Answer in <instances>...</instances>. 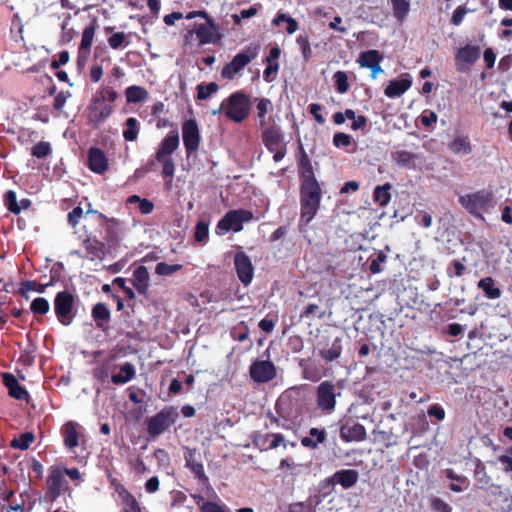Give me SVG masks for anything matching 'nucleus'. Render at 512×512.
<instances>
[{
	"label": "nucleus",
	"instance_id": "nucleus-60",
	"mask_svg": "<svg viewBox=\"0 0 512 512\" xmlns=\"http://www.w3.org/2000/svg\"><path fill=\"white\" fill-rule=\"evenodd\" d=\"M352 143V137L349 134L343 132H337L333 136V144L337 148H344L350 146Z\"/></svg>",
	"mask_w": 512,
	"mask_h": 512
},
{
	"label": "nucleus",
	"instance_id": "nucleus-28",
	"mask_svg": "<svg viewBox=\"0 0 512 512\" xmlns=\"http://www.w3.org/2000/svg\"><path fill=\"white\" fill-rule=\"evenodd\" d=\"M412 85L408 74L399 80H392L386 86L384 93L389 98H396L404 94Z\"/></svg>",
	"mask_w": 512,
	"mask_h": 512
},
{
	"label": "nucleus",
	"instance_id": "nucleus-39",
	"mask_svg": "<svg viewBox=\"0 0 512 512\" xmlns=\"http://www.w3.org/2000/svg\"><path fill=\"white\" fill-rule=\"evenodd\" d=\"M127 103H139L148 98V91L138 85H132L125 89L124 91Z\"/></svg>",
	"mask_w": 512,
	"mask_h": 512
},
{
	"label": "nucleus",
	"instance_id": "nucleus-17",
	"mask_svg": "<svg viewBox=\"0 0 512 512\" xmlns=\"http://www.w3.org/2000/svg\"><path fill=\"white\" fill-rule=\"evenodd\" d=\"M234 266L239 281L244 286H248L254 277V266L251 258L244 251H237L234 255Z\"/></svg>",
	"mask_w": 512,
	"mask_h": 512
},
{
	"label": "nucleus",
	"instance_id": "nucleus-24",
	"mask_svg": "<svg viewBox=\"0 0 512 512\" xmlns=\"http://www.w3.org/2000/svg\"><path fill=\"white\" fill-rule=\"evenodd\" d=\"M298 170H299V181H317L314 173V169L311 163V159L307 155L306 151L300 146L299 159H298Z\"/></svg>",
	"mask_w": 512,
	"mask_h": 512
},
{
	"label": "nucleus",
	"instance_id": "nucleus-22",
	"mask_svg": "<svg viewBox=\"0 0 512 512\" xmlns=\"http://www.w3.org/2000/svg\"><path fill=\"white\" fill-rule=\"evenodd\" d=\"M367 437L366 429L364 425L358 422L350 424L346 422L340 427V438L344 442H361Z\"/></svg>",
	"mask_w": 512,
	"mask_h": 512
},
{
	"label": "nucleus",
	"instance_id": "nucleus-34",
	"mask_svg": "<svg viewBox=\"0 0 512 512\" xmlns=\"http://www.w3.org/2000/svg\"><path fill=\"white\" fill-rule=\"evenodd\" d=\"M136 375L135 367L130 362H125L120 366V371L117 374L111 375V381L115 385H123L131 381Z\"/></svg>",
	"mask_w": 512,
	"mask_h": 512
},
{
	"label": "nucleus",
	"instance_id": "nucleus-47",
	"mask_svg": "<svg viewBox=\"0 0 512 512\" xmlns=\"http://www.w3.org/2000/svg\"><path fill=\"white\" fill-rule=\"evenodd\" d=\"M333 81L336 91L339 94H345L349 90L348 75L344 71H337L333 75Z\"/></svg>",
	"mask_w": 512,
	"mask_h": 512
},
{
	"label": "nucleus",
	"instance_id": "nucleus-62",
	"mask_svg": "<svg viewBox=\"0 0 512 512\" xmlns=\"http://www.w3.org/2000/svg\"><path fill=\"white\" fill-rule=\"evenodd\" d=\"M470 10L465 6V5H460L458 6L453 14H452V17H451V23L454 25V26H459L462 22H463V19L465 17V15L469 12Z\"/></svg>",
	"mask_w": 512,
	"mask_h": 512
},
{
	"label": "nucleus",
	"instance_id": "nucleus-14",
	"mask_svg": "<svg viewBox=\"0 0 512 512\" xmlns=\"http://www.w3.org/2000/svg\"><path fill=\"white\" fill-rule=\"evenodd\" d=\"M493 199L490 191L480 190L475 193L467 194L459 198V203L473 215H480Z\"/></svg>",
	"mask_w": 512,
	"mask_h": 512
},
{
	"label": "nucleus",
	"instance_id": "nucleus-35",
	"mask_svg": "<svg viewBox=\"0 0 512 512\" xmlns=\"http://www.w3.org/2000/svg\"><path fill=\"white\" fill-rule=\"evenodd\" d=\"M118 495L124 506L123 512H143L140 503L127 489L122 487L120 490H118Z\"/></svg>",
	"mask_w": 512,
	"mask_h": 512
},
{
	"label": "nucleus",
	"instance_id": "nucleus-52",
	"mask_svg": "<svg viewBox=\"0 0 512 512\" xmlns=\"http://www.w3.org/2000/svg\"><path fill=\"white\" fill-rule=\"evenodd\" d=\"M183 268L181 264H168L159 262L155 266V273L159 276H170Z\"/></svg>",
	"mask_w": 512,
	"mask_h": 512
},
{
	"label": "nucleus",
	"instance_id": "nucleus-63",
	"mask_svg": "<svg viewBox=\"0 0 512 512\" xmlns=\"http://www.w3.org/2000/svg\"><path fill=\"white\" fill-rule=\"evenodd\" d=\"M325 315L324 311L320 310V307L317 304H309L305 310L301 313V318H309L311 316L317 317L319 319L323 318Z\"/></svg>",
	"mask_w": 512,
	"mask_h": 512
},
{
	"label": "nucleus",
	"instance_id": "nucleus-57",
	"mask_svg": "<svg viewBox=\"0 0 512 512\" xmlns=\"http://www.w3.org/2000/svg\"><path fill=\"white\" fill-rule=\"evenodd\" d=\"M209 237V226L205 221H199L195 227L194 238L197 242L205 243Z\"/></svg>",
	"mask_w": 512,
	"mask_h": 512
},
{
	"label": "nucleus",
	"instance_id": "nucleus-56",
	"mask_svg": "<svg viewBox=\"0 0 512 512\" xmlns=\"http://www.w3.org/2000/svg\"><path fill=\"white\" fill-rule=\"evenodd\" d=\"M108 44L112 49L117 50L128 46L129 42L126 40L124 32H116L108 38Z\"/></svg>",
	"mask_w": 512,
	"mask_h": 512
},
{
	"label": "nucleus",
	"instance_id": "nucleus-9",
	"mask_svg": "<svg viewBox=\"0 0 512 512\" xmlns=\"http://www.w3.org/2000/svg\"><path fill=\"white\" fill-rule=\"evenodd\" d=\"M258 55V46H248L227 63L221 70L223 79L232 80L244 67H246Z\"/></svg>",
	"mask_w": 512,
	"mask_h": 512
},
{
	"label": "nucleus",
	"instance_id": "nucleus-1",
	"mask_svg": "<svg viewBox=\"0 0 512 512\" xmlns=\"http://www.w3.org/2000/svg\"><path fill=\"white\" fill-rule=\"evenodd\" d=\"M299 226L309 224L316 216L322 200V187L317 181L300 182Z\"/></svg>",
	"mask_w": 512,
	"mask_h": 512
},
{
	"label": "nucleus",
	"instance_id": "nucleus-7",
	"mask_svg": "<svg viewBox=\"0 0 512 512\" xmlns=\"http://www.w3.org/2000/svg\"><path fill=\"white\" fill-rule=\"evenodd\" d=\"M179 414L175 407L169 406L160 410L146 420V430L149 436L155 438L168 430L177 420Z\"/></svg>",
	"mask_w": 512,
	"mask_h": 512
},
{
	"label": "nucleus",
	"instance_id": "nucleus-38",
	"mask_svg": "<svg viewBox=\"0 0 512 512\" xmlns=\"http://www.w3.org/2000/svg\"><path fill=\"white\" fill-rule=\"evenodd\" d=\"M449 149L457 155H467L472 152V145L467 136H457L448 145Z\"/></svg>",
	"mask_w": 512,
	"mask_h": 512
},
{
	"label": "nucleus",
	"instance_id": "nucleus-4",
	"mask_svg": "<svg viewBox=\"0 0 512 512\" xmlns=\"http://www.w3.org/2000/svg\"><path fill=\"white\" fill-rule=\"evenodd\" d=\"M223 108H225V115L228 119L240 123L249 116L251 101L244 92L237 91L232 93L226 101L221 104L218 111Z\"/></svg>",
	"mask_w": 512,
	"mask_h": 512
},
{
	"label": "nucleus",
	"instance_id": "nucleus-31",
	"mask_svg": "<svg viewBox=\"0 0 512 512\" xmlns=\"http://www.w3.org/2000/svg\"><path fill=\"white\" fill-rule=\"evenodd\" d=\"M133 286L141 295H145L149 288V272L147 267L141 265L133 271Z\"/></svg>",
	"mask_w": 512,
	"mask_h": 512
},
{
	"label": "nucleus",
	"instance_id": "nucleus-13",
	"mask_svg": "<svg viewBox=\"0 0 512 512\" xmlns=\"http://www.w3.org/2000/svg\"><path fill=\"white\" fill-rule=\"evenodd\" d=\"M253 219V213L246 209H235L228 211L218 222L217 229L228 232H240L243 229V223Z\"/></svg>",
	"mask_w": 512,
	"mask_h": 512
},
{
	"label": "nucleus",
	"instance_id": "nucleus-58",
	"mask_svg": "<svg viewBox=\"0 0 512 512\" xmlns=\"http://www.w3.org/2000/svg\"><path fill=\"white\" fill-rule=\"evenodd\" d=\"M387 260V255L383 251H379L375 258L370 262L369 270L372 274H378L382 271L381 263Z\"/></svg>",
	"mask_w": 512,
	"mask_h": 512
},
{
	"label": "nucleus",
	"instance_id": "nucleus-55",
	"mask_svg": "<svg viewBox=\"0 0 512 512\" xmlns=\"http://www.w3.org/2000/svg\"><path fill=\"white\" fill-rule=\"evenodd\" d=\"M416 158V155L409 151H397L394 154V160L399 166L411 167Z\"/></svg>",
	"mask_w": 512,
	"mask_h": 512
},
{
	"label": "nucleus",
	"instance_id": "nucleus-8",
	"mask_svg": "<svg viewBox=\"0 0 512 512\" xmlns=\"http://www.w3.org/2000/svg\"><path fill=\"white\" fill-rule=\"evenodd\" d=\"M54 312L62 325L69 326L77 313L75 296L68 290L58 292L54 298Z\"/></svg>",
	"mask_w": 512,
	"mask_h": 512
},
{
	"label": "nucleus",
	"instance_id": "nucleus-2",
	"mask_svg": "<svg viewBox=\"0 0 512 512\" xmlns=\"http://www.w3.org/2000/svg\"><path fill=\"white\" fill-rule=\"evenodd\" d=\"M179 147V134L177 130L170 131L160 142L155 153V159L162 165V176L166 184L170 185L175 174V163L172 154Z\"/></svg>",
	"mask_w": 512,
	"mask_h": 512
},
{
	"label": "nucleus",
	"instance_id": "nucleus-19",
	"mask_svg": "<svg viewBox=\"0 0 512 512\" xmlns=\"http://www.w3.org/2000/svg\"><path fill=\"white\" fill-rule=\"evenodd\" d=\"M383 58V55L378 50L371 49L361 52L357 59V63L360 67L370 69L371 76L375 78L377 74L383 72L380 66Z\"/></svg>",
	"mask_w": 512,
	"mask_h": 512
},
{
	"label": "nucleus",
	"instance_id": "nucleus-59",
	"mask_svg": "<svg viewBox=\"0 0 512 512\" xmlns=\"http://www.w3.org/2000/svg\"><path fill=\"white\" fill-rule=\"evenodd\" d=\"M296 42L302 52L304 59L308 60L312 54L308 37L306 35H299L296 39Z\"/></svg>",
	"mask_w": 512,
	"mask_h": 512
},
{
	"label": "nucleus",
	"instance_id": "nucleus-20",
	"mask_svg": "<svg viewBox=\"0 0 512 512\" xmlns=\"http://www.w3.org/2000/svg\"><path fill=\"white\" fill-rule=\"evenodd\" d=\"M195 34L200 45L217 43L222 39V34L218 32V26L214 20H209L208 24H197Z\"/></svg>",
	"mask_w": 512,
	"mask_h": 512
},
{
	"label": "nucleus",
	"instance_id": "nucleus-53",
	"mask_svg": "<svg viewBox=\"0 0 512 512\" xmlns=\"http://www.w3.org/2000/svg\"><path fill=\"white\" fill-rule=\"evenodd\" d=\"M52 153V148L49 142L40 141L35 144L31 149V155L38 159H43Z\"/></svg>",
	"mask_w": 512,
	"mask_h": 512
},
{
	"label": "nucleus",
	"instance_id": "nucleus-49",
	"mask_svg": "<svg viewBox=\"0 0 512 512\" xmlns=\"http://www.w3.org/2000/svg\"><path fill=\"white\" fill-rule=\"evenodd\" d=\"M35 440V436L32 432L22 433L18 438H14L10 446L20 450H27Z\"/></svg>",
	"mask_w": 512,
	"mask_h": 512
},
{
	"label": "nucleus",
	"instance_id": "nucleus-27",
	"mask_svg": "<svg viewBox=\"0 0 512 512\" xmlns=\"http://www.w3.org/2000/svg\"><path fill=\"white\" fill-rule=\"evenodd\" d=\"M91 316L96 323V327L103 332L108 330V322L111 318V312L107 304L99 302L96 303L91 310Z\"/></svg>",
	"mask_w": 512,
	"mask_h": 512
},
{
	"label": "nucleus",
	"instance_id": "nucleus-12",
	"mask_svg": "<svg viewBox=\"0 0 512 512\" xmlns=\"http://www.w3.org/2000/svg\"><path fill=\"white\" fill-rule=\"evenodd\" d=\"M83 237L82 246L86 251V257L91 260H103L106 255V244L101 241L95 231L92 230L87 224L83 226Z\"/></svg>",
	"mask_w": 512,
	"mask_h": 512
},
{
	"label": "nucleus",
	"instance_id": "nucleus-5",
	"mask_svg": "<svg viewBox=\"0 0 512 512\" xmlns=\"http://www.w3.org/2000/svg\"><path fill=\"white\" fill-rule=\"evenodd\" d=\"M261 128V140L264 146L270 153H273L275 162L281 161L287 153L281 128L278 126H263Z\"/></svg>",
	"mask_w": 512,
	"mask_h": 512
},
{
	"label": "nucleus",
	"instance_id": "nucleus-32",
	"mask_svg": "<svg viewBox=\"0 0 512 512\" xmlns=\"http://www.w3.org/2000/svg\"><path fill=\"white\" fill-rule=\"evenodd\" d=\"M326 436L324 429L313 427L309 430V436L302 437L300 442L303 447L314 450L325 442Z\"/></svg>",
	"mask_w": 512,
	"mask_h": 512
},
{
	"label": "nucleus",
	"instance_id": "nucleus-64",
	"mask_svg": "<svg viewBox=\"0 0 512 512\" xmlns=\"http://www.w3.org/2000/svg\"><path fill=\"white\" fill-rule=\"evenodd\" d=\"M200 512H230L225 506H221L213 501H207L200 507Z\"/></svg>",
	"mask_w": 512,
	"mask_h": 512
},
{
	"label": "nucleus",
	"instance_id": "nucleus-37",
	"mask_svg": "<svg viewBox=\"0 0 512 512\" xmlns=\"http://www.w3.org/2000/svg\"><path fill=\"white\" fill-rule=\"evenodd\" d=\"M302 368V377L311 382H318L324 375L325 370L322 366L317 364H304L303 360L300 362Z\"/></svg>",
	"mask_w": 512,
	"mask_h": 512
},
{
	"label": "nucleus",
	"instance_id": "nucleus-42",
	"mask_svg": "<svg viewBox=\"0 0 512 512\" xmlns=\"http://www.w3.org/2000/svg\"><path fill=\"white\" fill-rule=\"evenodd\" d=\"M392 186L390 183H385L384 185L376 186L373 192V198L376 203L380 206H385L390 202L391 199V190Z\"/></svg>",
	"mask_w": 512,
	"mask_h": 512
},
{
	"label": "nucleus",
	"instance_id": "nucleus-44",
	"mask_svg": "<svg viewBox=\"0 0 512 512\" xmlns=\"http://www.w3.org/2000/svg\"><path fill=\"white\" fill-rule=\"evenodd\" d=\"M269 437L272 438V441L270 442V444L267 447H264L265 450L275 449L280 444H283L284 448H286V443L284 442V436L281 433H272V434H267L265 436H261L258 440L255 441V444L259 447H263Z\"/></svg>",
	"mask_w": 512,
	"mask_h": 512
},
{
	"label": "nucleus",
	"instance_id": "nucleus-43",
	"mask_svg": "<svg viewBox=\"0 0 512 512\" xmlns=\"http://www.w3.org/2000/svg\"><path fill=\"white\" fill-rule=\"evenodd\" d=\"M51 283L41 284L37 283L36 281H24L21 283V287L19 288V294L28 299V292L29 291H36L38 293H44L46 288L50 286Z\"/></svg>",
	"mask_w": 512,
	"mask_h": 512
},
{
	"label": "nucleus",
	"instance_id": "nucleus-11",
	"mask_svg": "<svg viewBox=\"0 0 512 512\" xmlns=\"http://www.w3.org/2000/svg\"><path fill=\"white\" fill-rule=\"evenodd\" d=\"M65 484L66 480L63 467L60 465L51 466L46 479V499L50 502L56 501L66 490H68V487L64 486Z\"/></svg>",
	"mask_w": 512,
	"mask_h": 512
},
{
	"label": "nucleus",
	"instance_id": "nucleus-16",
	"mask_svg": "<svg viewBox=\"0 0 512 512\" xmlns=\"http://www.w3.org/2000/svg\"><path fill=\"white\" fill-rule=\"evenodd\" d=\"M249 374L255 383H268L277 376V369L270 360H255L249 367Z\"/></svg>",
	"mask_w": 512,
	"mask_h": 512
},
{
	"label": "nucleus",
	"instance_id": "nucleus-36",
	"mask_svg": "<svg viewBox=\"0 0 512 512\" xmlns=\"http://www.w3.org/2000/svg\"><path fill=\"white\" fill-rule=\"evenodd\" d=\"M477 286L488 299H498L502 295L501 289L495 286V280L490 276L480 279Z\"/></svg>",
	"mask_w": 512,
	"mask_h": 512
},
{
	"label": "nucleus",
	"instance_id": "nucleus-50",
	"mask_svg": "<svg viewBox=\"0 0 512 512\" xmlns=\"http://www.w3.org/2000/svg\"><path fill=\"white\" fill-rule=\"evenodd\" d=\"M464 261H465V258H463L462 260H459V259L452 260L446 270L447 276L449 278L462 277L467 271V268L463 263Z\"/></svg>",
	"mask_w": 512,
	"mask_h": 512
},
{
	"label": "nucleus",
	"instance_id": "nucleus-51",
	"mask_svg": "<svg viewBox=\"0 0 512 512\" xmlns=\"http://www.w3.org/2000/svg\"><path fill=\"white\" fill-rule=\"evenodd\" d=\"M394 16L397 20H404L409 12V2L406 0H391Z\"/></svg>",
	"mask_w": 512,
	"mask_h": 512
},
{
	"label": "nucleus",
	"instance_id": "nucleus-6",
	"mask_svg": "<svg viewBox=\"0 0 512 512\" xmlns=\"http://www.w3.org/2000/svg\"><path fill=\"white\" fill-rule=\"evenodd\" d=\"M114 107L106 103L102 92H95L87 106V119L89 125L98 129L113 113Z\"/></svg>",
	"mask_w": 512,
	"mask_h": 512
},
{
	"label": "nucleus",
	"instance_id": "nucleus-33",
	"mask_svg": "<svg viewBox=\"0 0 512 512\" xmlns=\"http://www.w3.org/2000/svg\"><path fill=\"white\" fill-rule=\"evenodd\" d=\"M480 47L473 45H466L459 49L456 54L457 63L462 62L468 65H473L480 57Z\"/></svg>",
	"mask_w": 512,
	"mask_h": 512
},
{
	"label": "nucleus",
	"instance_id": "nucleus-48",
	"mask_svg": "<svg viewBox=\"0 0 512 512\" xmlns=\"http://www.w3.org/2000/svg\"><path fill=\"white\" fill-rule=\"evenodd\" d=\"M219 89V86L216 82H210L208 84L206 83H200L197 85V96L196 98L198 100H206L208 99L212 94L216 93Z\"/></svg>",
	"mask_w": 512,
	"mask_h": 512
},
{
	"label": "nucleus",
	"instance_id": "nucleus-29",
	"mask_svg": "<svg viewBox=\"0 0 512 512\" xmlns=\"http://www.w3.org/2000/svg\"><path fill=\"white\" fill-rule=\"evenodd\" d=\"M116 356L114 354L109 355L103 361L98 363V365L93 369L92 374L94 379L101 383H105L109 379L110 372L116 368L113 365V361Z\"/></svg>",
	"mask_w": 512,
	"mask_h": 512
},
{
	"label": "nucleus",
	"instance_id": "nucleus-45",
	"mask_svg": "<svg viewBox=\"0 0 512 512\" xmlns=\"http://www.w3.org/2000/svg\"><path fill=\"white\" fill-rule=\"evenodd\" d=\"M256 109L260 127H263L266 124V114L273 110V104L268 98H260L257 102Z\"/></svg>",
	"mask_w": 512,
	"mask_h": 512
},
{
	"label": "nucleus",
	"instance_id": "nucleus-54",
	"mask_svg": "<svg viewBox=\"0 0 512 512\" xmlns=\"http://www.w3.org/2000/svg\"><path fill=\"white\" fill-rule=\"evenodd\" d=\"M50 305L46 298L37 297L35 298L30 305V310L35 315H45L49 312Z\"/></svg>",
	"mask_w": 512,
	"mask_h": 512
},
{
	"label": "nucleus",
	"instance_id": "nucleus-23",
	"mask_svg": "<svg viewBox=\"0 0 512 512\" xmlns=\"http://www.w3.org/2000/svg\"><path fill=\"white\" fill-rule=\"evenodd\" d=\"M2 379L4 385L9 391V395L12 398L17 400H29L30 395L28 391L20 385L17 378L13 374L5 372L2 374Z\"/></svg>",
	"mask_w": 512,
	"mask_h": 512
},
{
	"label": "nucleus",
	"instance_id": "nucleus-3",
	"mask_svg": "<svg viewBox=\"0 0 512 512\" xmlns=\"http://www.w3.org/2000/svg\"><path fill=\"white\" fill-rule=\"evenodd\" d=\"M93 215L94 217L87 224L91 229L93 226H99L103 230V242L108 247H116L121 241V222L116 218H109L105 214L89 208L86 215Z\"/></svg>",
	"mask_w": 512,
	"mask_h": 512
},
{
	"label": "nucleus",
	"instance_id": "nucleus-10",
	"mask_svg": "<svg viewBox=\"0 0 512 512\" xmlns=\"http://www.w3.org/2000/svg\"><path fill=\"white\" fill-rule=\"evenodd\" d=\"M340 394V392H337L336 385L333 382L329 380L321 382L316 388L317 407L324 414L333 413L336 408V398L340 396Z\"/></svg>",
	"mask_w": 512,
	"mask_h": 512
},
{
	"label": "nucleus",
	"instance_id": "nucleus-18",
	"mask_svg": "<svg viewBox=\"0 0 512 512\" xmlns=\"http://www.w3.org/2000/svg\"><path fill=\"white\" fill-rule=\"evenodd\" d=\"M185 466L193 473L194 478L204 486L209 485V478L205 473L200 454L196 449L186 448L184 452Z\"/></svg>",
	"mask_w": 512,
	"mask_h": 512
},
{
	"label": "nucleus",
	"instance_id": "nucleus-46",
	"mask_svg": "<svg viewBox=\"0 0 512 512\" xmlns=\"http://www.w3.org/2000/svg\"><path fill=\"white\" fill-rule=\"evenodd\" d=\"M4 206L7 210L15 215L20 214L22 207H20L17 201V194L13 190H8L3 196Z\"/></svg>",
	"mask_w": 512,
	"mask_h": 512
},
{
	"label": "nucleus",
	"instance_id": "nucleus-21",
	"mask_svg": "<svg viewBox=\"0 0 512 512\" xmlns=\"http://www.w3.org/2000/svg\"><path fill=\"white\" fill-rule=\"evenodd\" d=\"M88 168L96 174H104L108 170L106 154L97 147H91L87 155Z\"/></svg>",
	"mask_w": 512,
	"mask_h": 512
},
{
	"label": "nucleus",
	"instance_id": "nucleus-26",
	"mask_svg": "<svg viewBox=\"0 0 512 512\" xmlns=\"http://www.w3.org/2000/svg\"><path fill=\"white\" fill-rule=\"evenodd\" d=\"M359 474L354 469H344L337 471L332 477L328 478L326 481L330 485H334L335 483L340 484L344 489L351 488L358 481Z\"/></svg>",
	"mask_w": 512,
	"mask_h": 512
},
{
	"label": "nucleus",
	"instance_id": "nucleus-40",
	"mask_svg": "<svg viewBox=\"0 0 512 512\" xmlns=\"http://www.w3.org/2000/svg\"><path fill=\"white\" fill-rule=\"evenodd\" d=\"M140 132V123L135 117H129L125 121L123 138L126 141L133 142L138 138Z\"/></svg>",
	"mask_w": 512,
	"mask_h": 512
},
{
	"label": "nucleus",
	"instance_id": "nucleus-41",
	"mask_svg": "<svg viewBox=\"0 0 512 512\" xmlns=\"http://www.w3.org/2000/svg\"><path fill=\"white\" fill-rule=\"evenodd\" d=\"M342 353V339L337 337L334 339L331 348L320 350V356L327 362H332L340 357Z\"/></svg>",
	"mask_w": 512,
	"mask_h": 512
},
{
	"label": "nucleus",
	"instance_id": "nucleus-30",
	"mask_svg": "<svg viewBox=\"0 0 512 512\" xmlns=\"http://www.w3.org/2000/svg\"><path fill=\"white\" fill-rule=\"evenodd\" d=\"M95 35V25L90 24L86 26L82 33L81 43L78 49V62L81 59L86 60L90 54V49L93 43V38Z\"/></svg>",
	"mask_w": 512,
	"mask_h": 512
},
{
	"label": "nucleus",
	"instance_id": "nucleus-25",
	"mask_svg": "<svg viewBox=\"0 0 512 512\" xmlns=\"http://www.w3.org/2000/svg\"><path fill=\"white\" fill-rule=\"evenodd\" d=\"M79 427V424L74 421H67L61 427L63 444L69 450L74 449L79 445Z\"/></svg>",
	"mask_w": 512,
	"mask_h": 512
},
{
	"label": "nucleus",
	"instance_id": "nucleus-61",
	"mask_svg": "<svg viewBox=\"0 0 512 512\" xmlns=\"http://www.w3.org/2000/svg\"><path fill=\"white\" fill-rule=\"evenodd\" d=\"M113 284L117 286L119 289L123 291L125 297L129 300H133L135 298V292L132 288L126 285V280L122 277H117L113 280Z\"/></svg>",
	"mask_w": 512,
	"mask_h": 512
},
{
	"label": "nucleus",
	"instance_id": "nucleus-15",
	"mask_svg": "<svg viewBox=\"0 0 512 512\" xmlns=\"http://www.w3.org/2000/svg\"><path fill=\"white\" fill-rule=\"evenodd\" d=\"M182 138L186 156L189 158L198 151L201 142L199 126L195 119H188L183 122Z\"/></svg>",
	"mask_w": 512,
	"mask_h": 512
}]
</instances>
